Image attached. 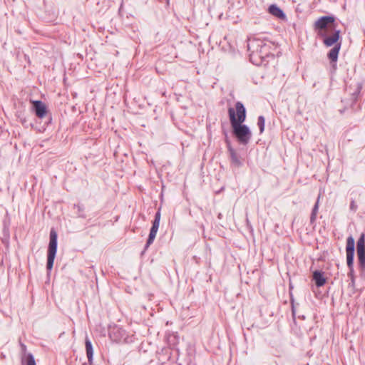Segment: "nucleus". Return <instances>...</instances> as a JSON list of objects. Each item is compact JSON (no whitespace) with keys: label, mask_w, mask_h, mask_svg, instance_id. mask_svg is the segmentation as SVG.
Wrapping results in <instances>:
<instances>
[{"label":"nucleus","mask_w":365,"mask_h":365,"mask_svg":"<svg viewBox=\"0 0 365 365\" xmlns=\"http://www.w3.org/2000/svg\"><path fill=\"white\" fill-rule=\"evenodd\" d=\"M228 115L233 135L240 144L247 145L252 138V132L247 125L243 124L246 120V109L243 103L237 102L235 110L230 107Z\"/></svg>","instance_id":"1"},{"label":"nucleus","mask_w":365,"mask_h":365,"mask_svg":"<svg viewBox=\"0 0 365 365\" xmlns=\"http://www.w3.org/2000/svg\"><path fill=\"white\" fill-rule=\"evenodd\" d=\"M247 48L250 61L257 66L262 64L263 59L270 53V45L264 39H249Z\"/></svg>","instance_id":"2"},{"label":"nucleus","mask_w":365,"mask_h":365,"mask_svg":"<svg viewBox=\"0 0 365 365\" xmlns=\"http://www.w3.org/2000/svg\"><path fill=\"white\" fill-rule=\"evenodd\" d=\"M57 232L51 229L49 235V244L47 253V264L46 268L48 270H51L54 259L57 252Z\"/></svg>","instance_id":"3"},{"label":"nucleus","mask_w":365,"mask_h":365,"mask_svg":"<svg viewBox=\"0 0 365 365\" xmlns=\"http://www.w3.org/2000/svg\"><path fill=\"white\" fill-rule=\"evenodd\" d=\"M354 239L352 236H349L346 239V264L349 269L348 276L352 279L354 275Z\"/></svg>","instance_id":"4"},{"label":"nucleus","mask_w":365,"mask_h":365,"mask_svg":"<svg viewBox=\"0 0 365 365\" xmlns=\"http://www.w3.org/2000/svg\"><path fill=\"white\" fill-rule=\"evenodd\" d=\"M160 220V211L158 210L155 212V219L153 222V225H152L151 229L150 230V234H149L148 238L147 240V242H146V244L145 246V250L148 249V247L153 242V241L155 238L156 234L158 232V228H159Z\"/></svg>","instance_id":"5"},{"label":"nucleus","mask_w":365,"mask_h":365,"mask_svg":"<svg viewBox=\"0 0 365 365\" xmlns=\"http://www.w3.org/2000/svg\"><path fill=\"white\" fill-rule=\"evenodd\" d=\"M225 134V142L227 143V150L230 154V158L231 160V164L234 165L235 167L239 168L242 165V163L240 160V157L238 155V153L236 152V150L232 147L230 140L228 139V137L227 135V133Z\"/></svg>","instance_id":"6"},{"label":"nucleus","mask_w":365,"mask_h":365,"mask_svg":"<svg viewBox=\"0 0 365 365\" xmlns=\"http://www.w3.org/2000/svg\"><path fill=\"white\" fill-rule=\"evenodd\" d=\"M109 336L110 339L115 342L126 341V331L121 327L115 326L110 329Z\"/></svg>","instance_id":"7"},{"label":"nucleus","mask_w":365,"mask_h":365,"mask_svg":"<svg viewBox=\"0 0 365 365\" xmlns=\"http://www.w3.org/2000/svg\"><path fill=\"white\" fill-rule=\"evenodd\" d=\"M356 254L358 261L363 264L364 263V255H365V235L361 233L356 242Z\"/></svg>","instance_id":"8"},{"label":"nucleus","mask_w":365,"mask_h":365,"mask_svg":"<svg viewBox=\"0 0 365 365\" xmlns=\"http://www.w3.org/2000/svg\"><path fill=\"white\" fill-rule=\"evenodd\" d=\"M33 110L38 118H44L48 113L46 106L41 101H34Z\"/></svg>","instance_id":"9"},{"label":"nucleus","mask_w":365,"mask_h":365,"mask_svg":"<svg viewBox=\"0 0 365 365\" xmlns=\"http://www.w3.org/2000/svg\"><path fill=\"white\" fill-rule=\"evenodd\" d=\"M334 23V17L331 16H324L320 17L314 23V29H325L329 24Z\"/></svg>","instance_id":"10"},{"label":"nucleus","mask_w":365,"mask_h":365,"mask_svg":"<svg viewBox=\"0 0 365 365\" xmlns=\"http://www.w3.org/2000/svg\"><path fill=\"white\" fill-rule=\"evenodd\" d=\"M323 43L326 46H334L339 43V40L340 38V30H335L334 32L330 36L323 35Z\"/></svg>","instance_id":"11"},{"label":"nucleus","mask_w":365,"mask_h":365,"mask_svg":"<svg viewBox=\"0 0 365 365\" xmlns=\"http://www.w3.org/2000/svg\"><path fill=\"white\" fill-rule=\"evenodd\" d=\"M22 350L24 351V355L21 357L22 365H36L34 356L31 353H26V346L24 344H21Z\"/></svg>","instance_id":"12"},{"label":"nucleus","mask_w":365,"mask_h":365,"mask_svg":"<svg viewBox=\"0 0 365 365\" xmlns=\"http://www.w3.org/2000/svg\"><path fill=\"white\" fill-rule=\"evenodd\" d=\"M268 11L270 14L281 20L287 19V16L284 12L275 4L270 5L269 6Z\"/></svg>","instance_id":"13"},{"label":"nucleus","mask_w":365,"mask_h":365,"mask_svg":"<svg viewBox=\"0 0 365 365\" xmlns=\"http://www.w3.org/2000/svg\"><path fill=\"white\" fill-rule=\"evenodd\" d=\"M341 42H339V43H336L328 53L327 56L329 59L331 61V62L336 63L337 61L339 52L341 48Z\"/></svg>","instance_id":"14"},{"label":"nucleus","mask_w":365,"mask_h":365,"mask_svg":"<svg viewBox=\"0 0 365 365\" xmlns=\"http://www.w3.org/2000/svg\"><path fill=\"white\" fill-rule=\"evenodd\" d=\"M313 279L315 282L317 287H322L326 283V278L324 277L323 273L320 271H315L313 273Z\"/></svg>","instance_id":"15"},{"label":"nucleus","mask_w":365,"mask_h":365,"mask_svg":"<svg viewBox=\"0 0 365 365\" xmlns=\"http://www.w3.org/2000/svg\"><path fill=\"white\" fill-rule=\"evenodd\" d=\"M86 355L88 357V360L90 364H91L93 360V346L91 344V341L90 339L86 337Z\"/></svg>","instance_id":"16"},{"label":"nucleus","mask_w":365,"mask_h":365,"mask_svg":"<svg viewBox=\"0 0 365 365\" xmlns=\"http://www.w3.org/2000/svg\"><path fill=\"white\" fill-rule=\"evenodd\" d=\"M319 198H320V195L318 196L317 202L312 208V211L311 216H310V222L311 223H313L316 220L317 215V212L319 210Z\"/></svg>","instance_id":"17"},{"label":"nucleus","mask_w":365,"mask_h":365,"mask_svg":"<svg viewBox=\"0 0 365 365\" xmlns=\"http://www.w3.org/2000/svg\"><path fill=\"white\" fill-rule=\"evenodd\" d=\"M257 126L259 129V133H262L264 130L265 118L263 115H259L257 118Z\"/></svg>","instance_id":"18"},{"label":"nucleus","mask_w":365,"mask_h":365,"mask_svg":"<svg viewBox=\"0 0 365 365\" xmlns=\"http://www.w3.org/2000/svg\"><path fill=\"white\" fill-rule=\"evenodd\" d=\"M74 208H76L78 210V216L79 217H82V218H85L86 216L83 213V210H84V207L83 205H80V204H77V205H74Z\"/></svg>","instance_id":"19"},{"label":"nucleus","mask_w":365,"mask_h":365,"mask_svg":"<svg viewBox=\"0 0 365 365\" xmlns=\"http://www.w3.org/2000/svg\"><path fill=\"white\" fill-rule=\"evenodd\" d=\"M359 93H360V88H357L356 90L352 93L351 105L356 101Z\"/></svg>","instance_id":"20"},{"label":"nucleus","mask_w":365,"mask_h":365,"mask_svg":"<svg viewBox=\"0 0 365 365\" xmlns=\"http://www.w3.org/2000/svg\"><path fill=\"white\" fill-rule=\"evenodd\" d=\"M350 210L354 212L357 210V205H356V202L354 200L351 201Z\"/></svg>","instance_id":"21"},{"label":"nucleus","mask_w":365,"mask_h":365,"mask_svg":"<svg viewBox=\"0 0 365 365\" xmlns=\"http://www.w3.org/2000/svg\"><path fill=\"white\" fill-rule=\"evenodd\" d=\"M364 263L363 264H361L360 263V261H358V265H359V269L361 271V272H365V254H364Z\"/></svg>","instance_id":"22"},{"label":"nucleus","mask_w":365,"mask_h":365,"mask_svg":"<svg viewBox=\"0 0 365 365\" xmlns=\"http://www.w3.org/2000/svg\"><path fill=\"white\" fill-rule=\"evenodd\" d=\"M291 302H292V314H293V316H294V314H295V309H294V300H293L292 298H291Z\"/></svg>","instance_id":"23"},{"label":"nucleus","mask_w":365,"mask_h":365,"mask_svg":"<svg viewBox=\"0 0 365 365\" xmlns=\"http://www.w3.org/2000/svg\"><path fill=\"white\" fill-rule=\"evenodd\" d=\"M355 284V277L354 276H352V279H351V286H354Z\"/></svg>","instance_id":"24"}]
</instances>
